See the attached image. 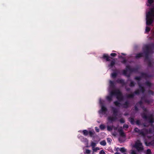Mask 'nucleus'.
Masks as SVG:
<instances>
[{"label": "nucleus", "instance_id": "nucleus-51", "mask_svg": "<svg viewBox=\"0 0 154 154\" xmlns=\"http://www.w3.org/2000/svg\"><path fill=\"white\" fill-rule=\"evenodd\" d=\"M142 109H143V111L145 112H147V110L146 109V108H144V107L143 106V107H142Z\"/></svg>", "mask_w": 154, "mask_h": 154}, {"label": "nucleus", "instance_id": "nucleus-42", "mask_svg": "<svg viewBox=\"0 0 154 154\" xmlns=\"http://www.w3.org/2000/svg\"><path fill=\"white\" fill-rule=\"evenodd\" d=\"M150 30V28L149 27L146 26V28L145 31L146 32H149Z\"/></svg>", "mask_w": 154, "mask_h": 154}, {"label": "nucleus", "instance_id": "nucleus-61", "mask_svg": "<svg viewBox=\"0 0 154 154\" xmlns=\"http://www.w3.org/2000/svg\"><path fill=\"white\" fill-rule=\"evenodd\" d=\"M97 149H99V148H95L93 149V150L94 151H96L97 150Z\"/></svg>", "mask_w": 154, "mask_h": 154}, {"label": "nucleus", "instance_id": "nucleus-60", "mask_svg": "<svg viewBox=\"0 0 154 154\" xmlns=\"http://www.w3.org/2000/svg\"><path fill=\"white\" fill-rule=\"evenodd\" d=\"M130 90H131V89L129 88H126V90L127 91H130Z\"/></svg>", "mask_w": 154, "mask_h": 154}, {"label": "nucleus", "instance_id": "nucleus-48", "mask_svg": "<svg viewBox=\"0 0 154 154\" xmlns=\"http://www.w3.org/2000/svg\"><path fill=\"white\" fill-rule=\"evenodd\" d=\"M148 93L149 94L151 95H153L154 93L153 91L151 90H149L148 91Z\"/></svg>", "mask_w": 154, "mask_h": 154}, {"label": "nucleus", "instance_id": "nucleus-47", "mask_svg": "<svg viewBox=\"0 0 154 154\" xmlns=\"http://www.w3.org/2000/svg\"><path fill=\"white\" fill-rule=\"evenodd\" d=\"M120 122L122 123H125V121L123 118H121L120 119Z\"/></svg>", "mask_w": 154, "mask_h": 154}, {"label": "nucleus", "instance_id": "nucleus-9", "mask_svg": "<svg viewBox=\"0 0 154 154\" xmlns=\"http://www.w3.org/2000/svg\"><path fill=\"white\" fill-rule=\"evenodd\" d=\"M115 95L114 90L111 91L110 93V95L106 97V99L109 102H110L112 100V97Z\"/></svg>", "mask_w": 154, "mask_h": 154}, {"label": "nucleus", "instance_id": "nucleus-2", "mask_svg": "<svg viewBox=\"0 0 154 154\" xmlns=\"http://www.w3.org/2000/svg\"><path fill=\"white\" fill-rule=\"evenodd\" d=\"M142 118L145 119H148L149 123L152 124L154 122V119L153 115L152 114L149 115L148 116H147L145 113H143L141 114Z\"/></svg>", "mask_w": 154, "mask_h": 154}, {"label": "nucleus", "instance_id": "nucleus-63", "mask_svg": "<svg viewBox=\"0 0 154 154\" xmlns=\"http://www.w3.org/2000/svg\"><path fill=\"white\" fill-rule=\"evenodd\" d=\"M114 154H120V153L118 152H116V153H115Z\"/></svg>", "mask_w": 154, "mask_h": 154}, {"label": "nucleus", "instance_id": "nucleus-3", "mask_svg": "<svg viewBox=\"0 0 154 154\" xmlns=\"http://www.w3.org/2000/svg\"><path fill=\"white\" fill-rule=\"evenodd\" d=\"M115 95L116 96V98L118 100L121 101L123 100L124 97L122 93L119 89L114 90Z\"/></svg>", "mask_w": 154, "mask_h": 154}, {"label": "nucleus", "instance_id": "nucleus-22", "mask_svg": "<svg viewBox=\"0 0 154 154\" xmlns=\"http://www.w3.org/2000/svg\"><path fill=\"white\" fill-rule=\"evenodd\" d=\"M109 83L110 87L112 88H114L115 87L114 82L113 81L110 80Z\"/></svg>", "mask_w": 154, "mask_h": 154}, {"label": "nucleus", "instance_id": "nucleus-16", "mask_svg": "<svg viewBox=\"0 0 154 154\" xmlns=\"http://www.w3.org/2000/svg\"><path fill=\"white\" fill-rule=\"evenodd\" d=\"M145 144L146 146H154V140H153L149 142H145Z\"/></svg>", "mask_w": 154, "mask_h": 154}, {"label": "nucleus", "instance_id": "nucleus-26", "mask_svg": "<svg viewBox=\"0 0 154 154\" xmlns=\"http://www.w3.org/2000/svg\"><path fill=\"white\" fill-rule=\"evenodd\" d=\"M95 132L94 131H89V136L91 137H94L93 135L95 134Z\"/></svg>", "mask_w": 154, "mask_h": 154}, {"label": "nucleus", "instance_id": "nucleus-14", "mask_svg": "<svg viewBox=\"0 0 154 154\" xmlns=\"http://www.w3.org/2000/svg\"><path fill=\"white\" fill-rule=\"evenodd\" d=\"M130 106V103L128 101H126L122 104V107L123 108L127 109Z\"/></svg>", "mask_w": 154, "mask_h": 154}, {"label": "nucleus", "instance_id": "nucleus-12", "mask_svg": "<svg viewBox=\"0 0 154 154\" xmlns=\"http://www.w3.org/2000/svg\"><path fill=\"white\" fill-rule=\"evenodd\" d=\"M116 82L118 83L122 84L123 86L126 85V83L125 82V80L122 79H117L116 80Z\"/></svg>", "mask_w": 154, "mask_h": 154}, {"label": "nucleus", "instance_id": "nucleus-35", "mask_svg": "<svg viewBox=\"0 0 154 154\" xmlns=\"http://www.w3.org/2000/svg\"><path fill=\"white\" fill-rule=\"evenodd\" d=\"M148 67H151L152 66L151 61L150 60H149L148 62Z\"/></svg>", "mask_w": 154, "mask_h": 154}, {"label": "nucleus", "instance_id": "nucleus-43", "mask_svg": "<svg viewBox=\"0 0 154 154\" xmlns=\"http://www.w3.org/2000/svg\"><path fill=\"white\" fill-rule=\"evenodd\" d=\"M107 130L109 131H112V127H111L110 126H108L107 127Z\"/></svg>", "mask_w": 154, "mask_h": 154}, {"label": "nucleus", "instance_id": "nucleus-34", "mask_svg": "<svg viewBox=\"0 0 154 154\" xmlns=\"http://www.w3.org/2000/svg\"><path fill=\"white\" fill-rule=\"evenodd\" d=\"M149 46L150 48V51H151L152 49H154V43H151L149 45H148Z\"/></svg>", "mask_w": 154, "mask_h": 154}, {"label": "nucleus", "instance_id": "nucleus-1", "mask_svg": "<svg viewBox=\"0 0 154 154\" xmlns=\"http://www.w3.org/2000/svg\"><path fill=\"white\" fill-rule=\"evenodd\" d=\"M154 8H151L146 15V24L147 25H151L153 22V17H154Z\"/></svg>", "mask_w": 154, "mask_h": 154}, {"label": "nucleus", "instance_id": "nucleus-4", "mask_svg": "<svg viewBox=\"0 0 154 154\" xmlns=\"http://www.w3.org/2000/svg\"><path fill=\"white\" fill-rule=\"evenodd\" d=\"M145 50L144 51V53L145 54V60H149V54L150 52H151L150 51V47L148 45H146L144 47Z\"/></svg>", "mask_w": 154, "mask_h": 154}, {"label": "nucleus", "instance_id": "nucleus-23", "mask_svg": "<svg viewBox=\"0 0 154 154\" xmlns=\"http://www.w3.org/2000/svg\"><path fill=\"white\" fill-rule=\"evenodd\" d=\"M143 54L142 53H139L136 54L135 58L138 59L143 56Z\"/></svg>", "mask_w": 154, "mask_h": 154}, {"label": "nucleus", "instance_id": "nucleus-38", "mask_svg": "<svg viewBox=\"0 0 154 154\" xmlns=\"http://www.w3.org/2000/svg\"><path fill=\"white\" fill-rule=\"evenodd\" d=\"M113 78H115L117 75V73L116 72H113L111 74Z\"/></svg>", "mask_w": 154, "mask_h": 154}, {"label": "nucleus", "instance_id": "nucleus-18", "mask_svg": "<svg viewBox=\"0 0 154 154\" xmlns=\"http://www.w3.org/2000/svg\"><path fill=\"white\" fill-rule=\"evenodd\" d=\"M142 145V143L141 142L140 140H138L135 143L134 147L136 148L137 147H138L139 146H141Z\"/></svg>", "mask_w": 154, "mask_h": 154}, {"label": "nucleus", "instance_id": "nucleus-62", "mask_svg": "<svg viewBox=\"0 0 154 154\" xmlns=\"http://www.w3.org/2000/svg\"><path fill=\"white\" fill-rule=\"evenodd\" d=\"M107 141H108V142H111V141H110V139H109V138H108V139H107Z\"/></svg>", "mask_w": 154, "mask_h": 154}, {"label": "nucleus", "instance_id": "nucleus-45", "mask_svg": "<svg viewBox=\"0 0 154 154\" xmlns=\"http://www.w3.org/2000/svg\"><path fill=\"white\" fill-rule=\"evenodd\" d=\"M136 123L137 125H140L141 124L140 121L139 120L136 121Z\"/></svg>", "mask_w": 154, "mask_h": 154}, {"label": "nucleus", "instance_id": "nucleus-13", "mask_svg": "<svg viewBox=\"0 0 154 154\" xmlns=\"http://www.w3.org/2000/svg\"><path fill=\"white\" fill-rule=\"evenodd\" d=\"M112 109L113 112V116L117 117L118 116V111L116 108L114 107H112Z\"/></svg>", "mask_w": 154, "mask_h": 154}, {"label": "nucleus", "instance_id": "nucleus-32", "mask_svg": "<svg viewBox=\"0 0 154 154\" xmlns=\"http://www.w3.org/2000/svg\"><path fill=\"white\" fill-rule=\"evenodd\" d=\"M135 83L133 81H131L129 85V86L131 87H133L134 86Z\"/></svg>", "mask_w": 154, "mask_h": 154}, {"label": "nucleus", "instance_id": "nucleus-33", "mask_svg": "<svg viewBox=\"0 0 154 154\" xmlns=\"http://www.w3.org/2000/svg\"><path fill=\"white\" fill-rule=\"evenodd\" d=\"M145 84L147 86L150 87L151 86L152 84L150 82L147 81L145 82Z\"/></svg>", "mask_w": 154, "mask_h": 154}, {"label": "nucleus", "instance_id": "nucleus-52", "mask_svg": "<svg viewBox=\"0 0 154 154\" xmlns=\"http://www.w3.org/2000/svg\"><path fill=\"white\" fill-rule=\"evenodd\" d=\"M128 128V125L126 124H124L123 125V128H126L127 129Z\"/></svg>", "mask_w": 154, "mask_h": 154}, {"label": "nucleus", "instance_id": "nucleus-5", "mask_svg": "<svg viewBox=\"0 0 154 154\" xmlns=\"http://www.w3.org/2000/svg\"><path fill=\"white\" fill-rule=\"evenodd\" d=\"M139 68V67L138 66H137L134 68H131V66L128 65L126 66V69L128 70L130 73L132 72H137Z\"/></svg>", "mask_w": 154, "mask_h": 154}, {"label": "nucleus", "instance_id": "nucleus-55", "mask_svg": "<svg viewBox=\"0 0 154 154\" xmlns=\"http://www.w3.org/2000/svg\"><path fill=\"white\" fill-rule=\"evenodd\" d=\"M131 154H137L135 151L134 150H132L131 151Z\"/></svg>", "mask_w": 154, "mask_h": 154}, {"label": "nucleus", "instance_id": "nucleus-36", "mask_svg": "<svg viewBox=\"0 0 154 154\" xmlns=\"http://www.w3.org/2000/svg\"><path fill=\"white\" fill-rule=\"evenodd\" d=\"M119 150L122 153H124L126 152V149H125L124 147L120 148L119 149Z\"/></svg>", "mask_w": 154, "mask_h": 154}, {"label": "nucleus", "instance_id": "nucleus-53", "mask_svg": "<svg viewBox=\"0 0 154 154\" xmlns=\"http://www.w3.org/2000/svg\"><path fill=\"white\" fill-rule=\"evenodd\" d=\"M137 105H136L134 106V110L136 111H138L139 109Z\"/></svg>", "mask_w": 154, "mask_h": 154}, {"label": "nucleus", "instance_id": "nucleus-19", "mask_svg": "<svg viewBox=\"0 0 154 154\" xmlns=\"http://www.w3.org/2000/svg\"><path fill=\"white\" fill-rule=\"evenodd\" d=\"M117 119V117L114 116L113 117L109 116L108 117V119L112 122L115 121Z\"/></svg>", "mask_w": 154, "mask_h": 154}, {"label": "nucleus", "instance_id": "nucleus-29", "mask_svg": "<svg viewBox=\"0 0 154 154\" xmlns=\"http://www.w3.org/2000/svg\"><path fill=\"white\" fill-rule=\"evenodd\" d=\"M114 103L117 106L120 107L121 104L118 101H115L114 102Z\"/></svg>", "mask_w": 154, "mask_h": 154}, {"label": "nucleus", "instance_id": "nucleus-41", "mask_svg": "<svg viewBox=\"0 0 154 154\" xmlns=\"http://www.w3.org/2000/svg\"><path fill=\"white\" fill-rule=\"evenodd\" d=\"M146 154H152V152L150 149H147L146 151Z\"/></svg>", "mask_w": 154, "mask_h": 154}, {"label": "nucleus", "instance_id": "nucleus-11", "mask_svg": "<svg viewBox=\"0 0 154 154\" xmlns=\"http://www.w3.org/2000/svg\"><path fill=\"white\" fill-rule=\"evenodd\" d=\"M137 83L140 89L139 90L140 92H142V93H144L145 91V88L139 82H138Z\"/></svg>", "mask_w": 154, "mask_h": 154}, {"label": "nucleus", "instance_id": "nucleus-64", "mask_svg": "<svg viewBox=\"0 0 154 154\" xmlns=\"http://www.w3.org/2000/svg\"><path fill=\"white\" fill-rule=\"evenodd\" d=\"M121 54L122 55H126V54L123 53H121Z\"/></svg>", "mask_w": 154, "mask_h": 154}, {"label": "nucleus", "instance_id": "nucleus-17", "mask_svg": "<svg viewBox=\"0 0 154 154\" xmlns=\"http://www.w3.org/2000/svg\"><path fill=\"white\" fill-rule=\"evenodd\" d=\"M110 57L107 54H103L102 58L106 59V61H109L110 60L109 59Z\"/></svg>", "mask_w": 154, "mask_h": 154}, {"label": "nucleus", "instance_id": "nucleus-40", "mask_svg": "<svg viewBox=\"0 0 154 154\" xmlns=\"http://www.w3.org/2000/svg\"><path fill=\"white\" fill-rule=\"evenodd\" d=\"M138 104H139L140 106H141L143 104L142 101V100H141L139 101L137 103H136V105H137Z\"/></svg>", "mask_w": 154, "mask_h": 154}, {"label": "nucleus", "instance_id": "nucleus-28", "mask_svg": "<svg viewBox=\"0 0 154 154\" xmlns=\"http://www.w3.org/2000/svg\"><path fill=\"white\" fill-rule=\"evenodd\" d=\"M136 148L138 151H143V147L142 145L141 146H139L138 147Z\"/></svg>", "mask_w": 154, "mask_h": 154}, {"label": "nucleus", "instance_id": "nucleus-6", "mask_svg": "<svg viewBox=\"0 0 154 154\" xmlns=\"http://www.w3.org/2000/svg\"><path fill=\"white\" fill-rule=\"evenodd\" d=\"M144 128L140 130L137 128H135L134 129V131L136 133H138L139 135H141L145 137V134H144Z\"/></svg>", "mask_w": 154, "mask_h": 154}, {"label": "nucleus", "instance_id": "nucleus-25", "mask_svg": "<svg viewBox=\"0 0 154 154\" xmlns=\"http://www.w3.org/2000/svg\"><path fill=\"white\" fill-rule=\"evenodd\" d=\"M134 96V94L133 93L131 94H128L127 95L126 97L128 98H133Z\"/></svg>", "mask_w": 154, "mask_h": 154}, {"label": "nucleus", "instance_id": "nucleus-20", "mask_svg": "<svg viewBox=\"0 0 154 154\" xmlns=\"http://www.w3.org/2000/svg\"><path fill=\"white\" fill-rule=\"evenodd\" d=\"M128 71H129V70H128L127 69H126L125 70H123V74L124 75L128 77H129L130 76V74H127V72Z\"/></svg>", "mask_w": 154, "mask_h": 154}, {"label": "nucleus", "instance_id": "nucleus-58", "mask_svg": "<svg viewBox=\"0 0 154 154\" xmlns=\"http://www.w3.org/2000/svg\"><path fill=\"white\" fill-rule=\"evenodd\" d=\"M119 58H122V59H124V57H122V56H121V55H119Z\"/></svg>", "mask_w": 154, "mask_h": 154}, {"label": "nucleus", "instance_id": "nucleus-15", "mask_svg": "<svg viewBox=\"0 0 154 154\" xmlns=\"http://www.w3.org/2000/svg\"><path fill=\"white\" fill-rule=\"evenodd\" d=\"M118 131L119 133L120 136L121 137L124 138L126 137V135L124 133L122 129H121L120 130H119Z\"/></svg>", "mask_w": 154, "mask_h": 154}, {"label": "nucleus", "instance_id": "nucleus-7", "mask_svg": "<svg viewBox=\"0 0 154 154\" xmlns=\"http://www.w3.org/2000/svg\"><path fill=\"white\" fill-rule=\"evenodd\" d=\"M144 130H145V136L147 134L154 133V128H150L149 129L144 128Z\"/></svg>", "mask_w": 154, "mask_h": 154}, {"label": "nucleus", "instance_id": "nucleus-49", "mask_svg": "<svg viewBox=\"0 0 154 154\" xmlns=\"http://www.w3.org/2000/svg\"><path fill=\"white\" fill-rule=\"evenodd\" d=\"M117 55V54L115 53H112L110 54V55L113 57H115Z\"/></svg>", "mask_w": 154, "mask_h": 154}, {"label": "nucleus", "instance_id": "nucleus-44", "mask_svg": "<svg viewBox=\"0 0 154 154\" xmlns=\"http://www.w3.org/2000/svg\"><path fill=\"white\" fill-rule=\"evenodd\" d=\"M123 59V60L121 61V63L123 64H125L127 62V60L125 58Z\"/></svg>", "mask_w": 154, "mask_h": 154}, {"label": "nucleus", "instance_id": "nucleus-27", "mask_svg": "<svg viewBox=\"0 0 154 154\" xmlns=\"http://www.w3.org/2000/svg\"><path fill=\"white\" fill-rule=\"evenodd\" d=\"M82 132L83 135L85 136H87L89 134V131L86 130H83Z\"/></svg>", "mask_w": 154, "mask_h": 154}, {"label": "nucleus", "instance_id": "nucleus-30", "mask_svg": "<svg viewBox=\"0 0 154 154\" xmlns=\"http://www.w3.org/2000/svg\"><path fill=\"white\" fill-rule=\"evenodd\" d=\"M140 90L138 89L135 90L133 93V94H135L137 95H139L140 94Z\"/></svg>", "mask_w": 154, "mask_h": 154}, {"label": "nucleus", "instance_id": "nucleus-21", "mask_svg": "<svg viewBox=\"0 0 154 154\" xmlns=\"http://www.w3.org/2000/svg\"><path fill=\"white\" fill-rule=\"evenodd\" d=\"M107 111V108L104 105H102L101 106V109L100 111H101L102 112H105Z\"/></svg>", "mask_w": 154, "mask_h": 154}, {"label": "nucleus", "instance_id": "nucleus-46", "mask_svg": "<svg viewBox=\"0 0 154 154\" xmlns=\"http://www.w3.org/2000/svg\"><path fill=\"white\" fill-rule=\"evenodd\" d=\"M91 145L93 148H94L96 144L94 142H92L91 143Z\"/></svg>", "mask_w": 154, "mask_h": 154}, {"label": "nucleus", "instance_id": "nucleus-57", "mask_svg": "<svg viewBox=\"0 0 154 154\" xmlns=\"http://www.w3.org/2000/svg\"><path fill=\"white\" fill-rule=\"evenodd\" d=\"M95 128L96 132H99V129L97 127H95Z\"/></svg>", "mask_w": 154, "mask_h": 154}, {"label": "nucleus", "instance_id": "nucleus-50", "mask_svg": "<svg viewBox=\"0 0 154 154\" xmlns=\"http://www.w3.org/2000/svg\"><path fill=\"white\" fill-rule=\"evenodd\" d=\"M153 2V0H148V2L151 5V4Z\"/></svg>", "mask_w": 154, "mask_h": 154}, {"label": "nucleus", "instance_id": "nucleus-54", "mask_svg": "<svg viewBox=\"0 0 154 154\" xmlns=\"http://www.w3.org/2000/svg\"><path fill=\"white\" fill-rule=\"evenodd\" d=\"M90 150L89 149H86V153H87V154H90Z\"/></svg>", "mask_w": 154, "mask_h": 154}, {"label": "nucleus", "instance_id": "nucleus-24", "mask_svg": "<svg viewBox=\"0 0 154 154\" xmlns=\"http://www.w3.org/2000/svg\"><path fill=\"white\" fill-rule=\"evenodd\" d=\"M129 121L132 125H133L134 124L135 121L134 118L132 117L129 118Z\"/></svg>", "mask_w": 154, "mask_h": 154}, {"label": "nucleus", "instance_id": "nucleus-8", "mask_svg": "<svg viewBox=\"0 0 154 154\" xmlns=\"http://www.w3.org/2000/svg\"><path fill=\"white\" fill-rule=\"evenodd\" d=\"M147 76V75L146 73L142 72L141 73V76H136L134 77V79L135 80L140 81L142 77H146Z\"/></svg>", "mask_w": 154, "mask_h": 154}, {"label": "nucleus", "instance_id": "nucleus-59", "mask_svg": "<svg viewBox=\"0 0 154 154\" xmlns=\"http://www.w3.org/2000/svg\"><path fill=\"white\" fill-rule=\"evenodd\" d=\"M152 37L153 38H154V31L152 32Z\"/></svg>", "mask_w": 154, "mask_h": 154}, {"label": "nucleus", "instance_id": "nucleus-56", "mask_svg": "<svg viewBox=\"0 0 154 154\" xmlns=\"http://www.w3.org/2000/svg\"><path fill=\"white\" fill-rule=\"evenodd\" d=\"M100 154H106L103 150H101L100 152Z\"/></svg>", "mask_w": 154, "mask_h": 154}, {"label": "nucleus", "instance_id": "nucleus-10", "mask_svg": "<svg viewBox=\"0 0 154 154\" xmlns=\"http://www.w3.org/2000/svg\"><path fill=\"white\" fill-rule=\"evenodd\" d=\"M141 100L143 101L145 103H148V104H150L152 102L151 100H149L147 99L146 97L145 96H143L141 97Z\"/></svg>", "mask_w": 154, "mask_h": 154}, {"label": "nucleus", "instance_id": "nucleus-39", "mask_svg": "<svg viewBox=\"0 0 154 154\" xmlns=\"http://www.w3.org/2000/svg\"><path fill=\"white\" fill-rule=\"evenodd\" d=\"M100 128L102 130H103L105 128V126L103 124H101L100 125Z\"/></svg>", "mask_w": 154, "mask_h": 154}, {"label": "nucleus", "instance_id": "nucleus-37", "mask_svg": "<svg viewBox=\"0 0 154 154\" xmlns=\"http://www.w3.org/2000/svg\"><path fill=\"white\" fill-rule=\"evenodd\" d=\"M100 144L102 146H105L106 145V142L105 140H103L100 142Z\"/></svg>", "mask_w": 154, "mask_h": 154}, {"label": "nucleus", "instance_id": "nucleus-31", "mask_svg": "<svg viewBox=\"0 0 154 154\" xmlns=\"http://www.w3.org/2000/svg\"><path fill=\"white\" fill-rule=\"evenodd\" d=\"M115 60L114 59L113 60H112L111 61L110 65H109V66H110L111 67H112L115 64Z\"/></svg>", "mask_w": 154, "mask_h": 154}]
</instances>
